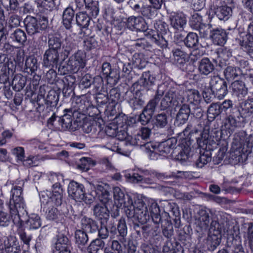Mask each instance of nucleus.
I'll return each mask as SVG.
<instances>
[{
  "instance_id": "1",
  "label": "nucleus",
  "mask_w": 253,
  "mask_h": 253,
  "mask_svg": "<svg viewBox=\"0 0 253 253\" xmlns=\"http://www.w3.org/2000/svg\"><path fill=\"white\" fill-rule=\"evenodd\" d=\"M148 206L149 211L144 201L137 198L133 203V208L131 210L127 209L126 211V214L133 221H137L142 224L146 223L149 219L150 216L153 222L160 223L161 217L160 214V210L157 203L151 199L148 201Z\"/></svg>"
},
{
  "instance_id": "2",
  "label": "nucleus",
  "mask_w": 253,
  "mask_h": 253,
  "mask_svg": "<svg viewBox=\"0 0 253 253\" xmlns=\"http://www.w3.org/2000/svg\"><path fill=\"white\" fill-rule=\"evenodd\" d=\"M126 26L131 30L145 32V35L150 40V41L159 47L161 48L167 47V41L157 32L148 29L147 24L142 17L134 16L129 17L126 21Z\"/></svg>"
},
{
  "instance_id": "3",
  "label": "nucleus",
  "mask_w": 253,
  "mask_h": 253,
  "mask_svg": "<svg viewBox=\"0 0 253 253\" xmlns=\"http://www.w3.org/2000/svg\"><path fill=\"white\" fill-rule=\"evenodd\" d=\"M201 138H197V141L201 148L200 156L197 159L196 165L197 167L202 168L211 160V145L214 143L213 140L209 139V135L207 133L201 134Z\"/></svg>"
},
{
  "instance_id": "4",
  "label": "nucleus",
  "mask_w": 253,
  "mask_h": 253,
  "mask_svg": "<svg viewBox=\"0 0 253 253\" xmlns=\"http://www.w3.org/2000/svg\"><path fill=\"white\" fill-rule=\"evenodd\" d=\"M11 197L8 203L9 212L12 217H14L13 220L19 219V211L24 210L25 204L23 198L21 196L22 190L20 186H14L11 190Z\"/></svg>"
},
{
  "instance_id": "5",
  "label": "nucleus",
  "mask_w": 253,
  "mask_h": 253,
  "mask_svg": "<svg viewBox=\"0 0 253 253\" xmlns=\"http://www.w3.org/2000/svg\"><path fill=\"white\" fill-rule=\"evenodd\" d=\"M210 88L215 96L219 99H222L228 92L226 82L218 76L211 77Z\"/></svg>"
},
{
  "instance_id": "6",
  "label": "nucleus",
  "mask_w": 253,
  "mask_h": 253,
  "mask_svg": "<svg viewBox=\"0 0 253 253\" xmlns=\"http://www.w3.org/2000/svg\"><path fill=\"white\" fill-rule=\"evenodd\" d=\"M85 55L81 50H78L71 56L67 63V71L71 73H77L85 66Z\"/></svg>"
},
{
  "instance_id": "7",
  "label": "nucleus",
  "mask_w": 253,
  "mask_h": 253,
  "mask_svg": "<svg viewBox=\"0 0 253 253\" xmlns=\"http://www.w3.org/2000/svg\"><path fill=\"white\" fill-rule=\"evenodd\" d=\"M243 117L240 111L233 110L231 113L227 115L224 121V126L229 133L233 132L236 128L241 126Z\"/></svg>"
},
{
  "instance_id": "8",
  "label": "nucleus",
  "mask_w": 253,
  "mask_h": 253,
  "mask_svg": "<svg viewBox=\"0 0 253 253\" xmlns=\"http://www.w3.org/2000/svg\"><path fill=\"white\" fill-rule=\"evenodd\" d=\"M68 192L69 196L76 201L84 199L85 189L84 185L76 181H72L68 185Z\"/></svg>"
},
{
  "instance_id": "9",
  "label": "nucleus",
  "mask_w": 253,
  "mask_h": 253,
  "mask_svg": "<svg viewBox=\"0 0 253 253\" xmlns=\"http://www.w3.org/2000/svg\"><path fill=\"white\" fill-rule=\"evenodd\" d=\"M59 51L46 49L42 58V65L48 68H53L57 67L59 63Z\"/></svg>"
},
{
  "instance_id": "10",
  "label": "nucleus",
  "mask_w": 253,
  "mask_h": 253,
  "mask_svg": "<svg viewBox=\"0 0 253 253\" xmlns=\"http://www.w3.org/2000/svg\"><path fill=\"white\" fill-rule=\"evenodd\" d=\"M176 140L174 138H169L159 143L158 146L153 147V152L160 155L165 156L169 153L175 147Z\"/></svg>"
},
{
  "instance_id": "11",
  "label": "nucleus",
  "mask_w": 253,
  "mask_h": 253,
  "mask_svg": "<svg viewBox=\"0 0 253 253\" xmlns=\"http://www.w3.org/2000/svg\"><path fill=\"white\" fill-rule=\"evenodd\" d=\"M77 7L81 9L85 6L86 10L93 17L98 14L99 9L98 2L93 0H75Z\"/></svg>"
},
{
  "instance_id": "12",
  "label": "nucleus",
  "mask_w": 253,
  "mask_h": 253,
  "mask_svg": "<svg viewBox=\"0 0 253 253\" xmlns=\"http://www.w3.org/2000/svg\"><path fill=\"white\" fill-rule=\"evenodd\" d=\"M76 111V109H66L64 110L66 113L62 117H58V122L63 130H74L72 126L73 116Z\"/></svg>"
},
{
  "instance_id": "13",
  "label": "nucleus",
  "mask_w": 253,
  "mask_h": 253,
  "mask_svg": "<svg viewBox=\"0 0 253 253\" xmlns=\"http://www.w3.org/2000/svg\"><path fill=\"white\" fill-rule=\"evenodd\" d=\"M234 33H238L240 37H237L238 43L243 49L248 53L253 52V37L248 36L244 32H240L238 29H234Z\"/></svg>"
},
{
  "instance_id": "14",
  "label": "nucleus",
  "mask_w": 253,
  "mask_h": 253,
  "mask_svg": "<svg viewBox=\"0 0 253 253\" xmlns=\"http://www.w3.org/2000/svg\"><path fill=\"white\" fill-rule=\"evenodd\" d=\"M165 85H160L158 87L156 94L154 98L150 100L147 105L144 108L143 111L152 116L154 113L157 105L160 98L164 94Z\"/></svg>"
},
{
  "instance_id": "15",
  "label": "nucleus",
  "mask_w": 253,
  "mask_h": 253,
  "mask_svg": "<svg viewBox=\"0 0 253 253\" xmlns=\"http://www.w3.org/2000/svg\"><path fill=\"white\" fill-rule=\"evenodd\" d=\"M93 210L94 216L100 221L101 224H104L109 221V211L107 205L97 204L94 207Z\"/></svg>"
},
{
  "instance_id": "16",
  "label": "nucleus",
  "mask_w": 253,
  "mask_h": 253,
  "mask_svg": "<svg viewBox=\"0 0 253 253\" xmlns=\"http://www.w3.org/2000/svg\"><path fill=\"white\" fill-rule=\"evenodd\" d=\"M210 37L213 42L216 45H224L227 39V34L221 28H216L210 30Z\"/></svg>"
},
{
  "instance_id": "17",
  "label": "nucleus",
  "mask_w": 253,
  "mask_h": 253,
  "mask_svg": "<svg viewBox=\"0 0 253 253\" xmlns=\"http://www.w3.org/2000/svg\"><path fill=\"white\" fill-rule=\"evenodd\" d=\"M116 140L115 139L112 138L105 147L112 151L117 152L121 155L128 156L130 154V150L125 147V143L121 142L120 143H116Z\"/></svg>"
},
{
  "instance_id": "18",
  "label": "nucleus",
  "mask_w": 253,
  "mask_h": 253,
  "mask_svg": "<svg viewBox=\"0 0 253 253\" xmlns=\"http://www.w3.org/2000/svg\"><path fill=\"white\" fill-rule=\"evenodd\" d=\"M24 22L26 31L29 35H33L40 32V29L36 18L27 16Z\"/></svg>"
},
{
  "instance_id": "19",
  "label": "nucleus",
  "mask_w": 253,
  "mask_h": 253,
  "mask_svg": "<svg viewBox=\"0 0 253 253\" xmlns=\"http://www.w3.org/2000/svg\"><path fill=\"white\" fill-rule=\"evenodd\" d=\"M232 92L234 95L242 99L248 93V88L244 82L241 81H235L231 85Z\"/></svg>"
},
{
  "instance_id": "20",
  "label": "nucleus",
  "mask_w": 253,
  "mask_h": 253,
  "mask_svg": "<svg viewBox=\"0 0 253 253\" xmlns=\"http://www.w3.org/2000/svg\"><path fill=\"white\" fill-rule=\"evenodd\" d=\"M156 78L151 75L149 71L144 72L138 81V84L144 87L147 90L151 89V87L154 85Z\"/></svg>"
},
{
  "instance_id": "21",
  "label": "nucleus",
  "mask_w": 253,
  "mask_h": 253,
  "mask_svg": "<svg viewBox=\"0 0 253 253\" xmlns=\"http://www.w3.org/2000/svg\"><path fill=\"white\" fill-rule=\"evenodd\" d=\"M4 247L6 253H18L21 249L19 242L13 236H9L4 241Z\"/></svg>"
},
{
  "instance_id": "22",
  "label": "nucleus",
  "mask_w": 253,
  "mask_h": 253,
  "mask_svg": "<svg viewBox=\"0 0 253 253\" xmlns=\"http://www.w3.org/2000/svg\"><path fill=\"white\" fill-rule=\"evenodd\" d=\"M61 47L62 51L60 54L61 56L63 57V60H64L68 57L71 52L75 48L76 45L71 38L66 37L62 41Z\"/></svg>"
},
{
  "instance_id": "23",
  "label": "nucleus",
  "mask_w": 253,
  "mask_h": 253,
  "mask_svg": "<svg viewBox=\"0 0 253 253\" xmlns=\"http://www.w3.org/2000/svg\"><path fill=\"white\" fill-rule=\"evenodd\" d=\"M190 109L188 105L183 104L176 116L175 122L178 125H182L185 124L188 120L190 114Z\"/></svg>"
},
{
  "instance_id": "24",
  "label": "nucleus",
  "mask_w": 253,
  "mask_h": 253,
  "mask_svg": "<svg viewBox=\"0 0 253 253\" xmlns=\"http://www.w3.org/2000/svg\"><path fill=\"white\" fill-rule=\"evenodd\" d=\"M210 223L209 213L205 210H200L198 212V217H197L196 224L202 230H207Z\"/></svg>"
},
{
  "instance_id": "25",
  "label": "nucleus",
  "mask_w": 253,
  "mask_h": 253,
  "mask_svg": "<svg viewBox=\"0 0 253 253\" xmlns=\"http://www.w3.org/2000/svg\"><path fill=\"white\" fill-rule=\"evenodd\" d=\"M163 205L165 212L167 213L169 217H171V215H172L175 217L173 220L176 222L179 221L180 213L178 208L174 203H171L168 201H165L163 203Z\"/></svg>"
},
{
  "instance_id": "26",
  "label": "nucleus",
  "mask_w": 253,
  "mask_h": 253,
  "mask_svg": "<svg viewBox=\"0 0 253 253\" xmlns=\"http://www.w3.org/2000/svg\"><path fill=\"white\" fill-rule=\"evenodd\" d=\"M170 25L177 30H182L186 25V20L181 13H174L170 17Z\"/></svg>"
},
{
  "instance_id": "27",
  "label": "nucleus",
  "mask_w": 253,
  "mask_h": 253,
  "mask_svg": "<svg viewBox=\"0 0 253 253\" xmlns=\"http://www.w3.org/2000/svg\"><path fill=\"white\" fill-rule=\"evenodd\" d=\"M198 70L201 75L208 76L214 70V66L209 58H204L199 62Z\"/></svg>"
},
{
  "instance_id": "28",
  "label": "nucleus",
  "mask_w": 253,
  "mask_h": 253,
  "mask_svg": "<svg viewBox=\"0 0 253 253\" xmlns=\"http://www.w3.org/2000/svg\"><path fill=\"white\" fill-rule=\"evenodd\" d=\"M140 173H133L132 174L127 173L126 174L125 176L133 183L149 182V181H150V179L146 177V176L149 175V172L148 171H140Z\"/></svg>"
},
{
  "instance_id": "29",
  "label": "nucleus",
  "mask_w": 253,
  "mask_h": 253,
  "mask_svg": "<svg viewBox=\"0 0 253 253\" xmlns=\"http://www.w3.org/2000/svg\"><path fill=\"white\" fill-rule=\"evenodd\" d=\"M74 15L75 11L70 6L67 7L64 10L62 15V23L66 29L69 30L72 28Z\"/></svg>"
},
{
  "instance_id": "30",
  "label": "nucleus",
  "mask_w": 253,
  "mask_h": 253,
  "mask_svg": "<svg viewBox=\"0 0 253 253\" xmlns=\"http://www.w3.org/2000/svg\"><path fill=\"white\" fill-rule=\"evenodd\" d=\"M166 94L169 97L170 101L173 106H177L183 103L184 99L179 94L176 88L171 87L166 92Z\"/></svg>"
},
{
  "instance_id": "31",
  "label": "nucleus",
  "mask_w": 253,
  "mask_h": 253,
  "mask_svg": "<svg viewBox=\"0 0 253 253\" xmlns=\"http://www.w3.org/2000/svg\"><path fill=\"white\" fill-rule=\"evenodd\" d=\"M81 223L82 230L89 233H94L98 230V226L96 222L90 218L83 217Z\"/></svg>"
},
{
  "instance_id": "32",
  "label": "nucleus",
  "mask_w": 253,
  "mask_h": 253,
  "mask_svg": "<svg viewBox=\"0 0 253 253\" xmlns=\"http://www.w3.org/2000/svg\"><path fill=\"white\" fill-rule=\"evenodd\" d=\"M96 191L97 194L99 195V199L102 203L101 204L108 206L110 203H112L111 195L106 187L98 185L96 187Z\"/></svg>"
},
{
  "instance_id": "33",
  "label": "nucleus",
  "mask_w": 253,
  "mask_h": 253,
  "mask_svg": "<svg viewBox=\"0 0 253 253\" xmlns=\"http://www.w3.org/2000/svg\"><path fill=\"white\" fill-rule=\"evenodd\" d=\"M92 17L88 12L86 11L85 12H80L76 14V19L77 25L82 28H87L90 23V17ZM96 16L95 17L96 18ZM93 18H94L93 17Z\"/></svg>"
},
{
  "instance_id": "34",
  "label": "nucleus",
  "mask_w": 253,
  "mask_h": 253,
  "mask_svg": "<svg viewBox=\"0 0 253 253\" xmlns=\"http://www.w3.org/2000/svg\"><path fill=\"white\" fill-rule=\"evenodd\" d=\"M164 253H183V249L177 242L167 241L163 247Z\"/></svg>"
},
{
  "instance_id": "35",
  "label": "nucleus",
  "mask_w": 253,
  "mask_h": 253,
  "mask_svg": "<svg viewBox=\"0 0 253 253\" xmlns=\"http://www.w3.org/2000/svg\"><path fill=\"white\" fill-rule=\"evenodd\" d=\"M118 207L125 208V211L127 209L131 210L133 208V201L131 197L128 194H126L123 199L117 203V206L115 207L116 212L113 215L114 217L119 215Z\"/></svg>"
},
{
  "instance_id": "36",
  "label": "nucleus",
  "mask_w": 253,
  "mask_h": 253,
  "mask_svg": "<svg viewBox=\"0 0 253 253\" xmlns=\"http://www.w3.org/2000/svg\"><path fill=\"white\" fill-rule=\"evenodd\" d=\"M118 207L125 208V211L127 209L131 210L133 208V201L131 197L128 194H126L123 199L117 203V206L115 207L116 212L113 215L114 217L119 215Z\"/></svg>"
},
{
  "instance_id": "37",
  "label": "nucleus",
  "mask_w": 253,
  "mask_h": 253,
  "mask_svg": "<svg viewBox=\"0 0 253 253\" xmlns=\"http://www.w3.org/2000/svg\"><path fill=\"white\" fill-rule=\"evenodd\" d=\"M115 221L114 219L109 221L108 222H105L104 224H101V227L99 229H98V235L102 239H106L109 235L108 229L110 228L111 231L116 230V227L114 225Z\"/></svg>"
},
{
  "instance_id": "38",
  "label": "nucleus",
  "mask_w": 253,
  "mask_h": 253,
  "mask_svg": "<svg viewBox=\"0 0 253 253\" xmlns=\"http://www.w3.org/2000/svg\"><path fill=\"white\" fill-rule=\"evenodd\" d=\"M18 229L17 230V234L19 235L21 240L23 243L28 247L30 246V243L32 239V235L26 232L22 226V222L21 220L17 223Z\"/></svg>"
},
{
  "instance_id": "39",
  "label": "nucleus",
  "mask_w": 253,
  "mask_h": 253,
  "mask_svg": "<svg viewBox=\"0 0 253 253\" xmlns=\"http://www.w3.org/2000/svg\"><path fill=\"white\" fill-rule=\"evenodd\" d=\"M62 42L59 35L50 36L48 38V49L58 51L61 49Z\"/></svg>"
},
{
  "instance_id": "40",
  "label": "nucleus",
  "mask_w": 253,
  "mask_h": 253,
  "mask_svg": "<svg viewBox=\"0 0 253 253\" xmlns=\"http://www.w3.org/2000/svg\"><path fill=\"white\" fill-rule=\"evenodd\" d=\"M221 235L216 232V234L209 233L207 238L208 244L209 246V249L213 251L220 244L221 242Z\"/></svg>"
},
{
  "instance_id": "41",
  "label": "nucleus",
  "mask_w": 253,
  "mask_h": 253,
  "mask_svg": "<svg viewBox=\"0 0 253 253\" xmlns=\"http://www.w3.org/2000/svg\"><path fill=\"white\" fill-rule=\"evenodd\" d=\"M25 84V79L21 74H17L14 77L11 85L13 90L19 91L24 88Z\"/></svg>"
},
{
  "instance_id": "42",
  "label": "nucleus",
  "mask_w": 253,
  "mask_h": 253,
  "mask_svg": "<svg viewBox=\"0 0 253 253\" xmlns=\"http://www.w3.org/2000/svg\"><path fill=\"white\" fill-rule=\"evenodd\" d=\"M145 100L142 98L141 93L139 91H136L133 97L130 99L129 103L134 109L141 108L144 104Z\"/></svg>"
},
{
  "instance_id": "43",
  "label": "nucleus",
  "mask_w": 253,
  "mask_h": 253,
  "mask_svg": "<svg viewBox=\"0 0 253 253\" xmlns=\"http://www.w3.org/2000/svg\"><path fill=\"white\" fill-rule=\"evenodd\" d=\"M55 0H36L35 3L40 10L51 11L56 8Z\"/></svg>"
},
{
  "instance_id": "44",
  "label": "nucleus",
  "mask_w": 253,
  "mask_h": 253,
  "mask_svg": "<svg viewBox=\"0 0 253 253\" xmlns=\"http://www.w3.org/2000/svg\"><path fill=\"white\" fill-rule=\"evenodd\" d=\"M14 217H12L11 214L10 212V214L4 211H0V227H6L8 226L10 223H11V220H12L14 224L19 223L20 221V218L19 217V219H17L14 221L13 220Z\"/></svg>"
},
{
  "instance_id": "45",
  "label": "nucleus",
  "mask_w": 253,
  "mask_h": 253,
  "mask_svg": "<svg viewBox=\"0 0 253 253\" xmlns=\"http://www.w3.org/2000/svg\"><path fill=\"white\" fill-rule=\"evenodd\" d=\"M59 100V95L55 90H50L45 100L47 107L55 108Z\"/></svg>"
},
{
  "instance_id": "46",
  "label": "nucleus",
  "mask_w": 253,
  "mask_h": 253,
  "mask_svg": "<svg viewBox=\"0 0 253 253\" xmlns=\"http://www.w3.org/2000/svg\"><path fill=\"white\" fill-rule=\"evenodd\" d=\"M184 42L188 47H196L199 44L198 36L196 33L190 32L184 39Z\"/></svg>"
},
{
  "instance_id": "47",
  "label": "nucleus",
  "mask_w": 253,
  "mask_h": 253,
  "mask_svg": "<svg viewBox=\"0 0 253 253\" xmlns=\"http://www.w3.org/2000/svg\"><path fill=\"white\" fill-rule=\"evenodd\" d=\"M168 115L165 113H161L156 115L154 118V124L159 128L165 127L168 123Z\"/></svg>"
},
{
  "instance_id": "48",
  "label": "nucleus",
  "mask_w": 253,
  "mask_h": 253,
  "mask_svg": "<svg viewBox=\"0 0 253 253\" xmlns=\"http://www.w3.org/2000/svg\"><path fill=\"white\" fill-rule=\"evenodd\" d=\"M220 103H212L209 107L208 110V117L209 119L213 120L222 112L220 107Z\"/></svg>"
},
{
  "instance_id": "49",
  "label": "nucleus",
  "mask_w": 253,
  "mask_h": 253,
  "mask_svg": "<svg viewBox=\"0 0 253 253\" xmlns=\"http://www.w3.org/2000/svg\"><path fill=\"white\" fill-rule=\"evenodd\" d=\"M54 248L55 250H61L62 249L72 248V247L68 238L63 235H61L58 236L55 244Z\"/></svg>"
},
{
  "instance_id": "50",
  "label": "nucleus",
  "mask_w": 253,
  "mask_h": 253,
  "mask_svg": "<svg viewBox=\"0 0 253 253\" xmlns=\"http://www.w3.org/2000/svg\"><path fill=\"white\" fill-rule=\"evenodd\" d=\"M26 224L30 229H38L42 225L40 216L35 213H32L29 216Z\"/></svg>"
},
{
  "instance_id": "51",
  "label": "nucleus",
  "mask_w": 253,
  "mask_h": 253,
  "mask_svg": "<svg viewBox=\"0 0 253 253\" xmlns=\"http://www.w3.org/2000/svg\"><path fill=\"white\" fill-rule=\"evenodd\" d=\"M10 38L14 41L23 44L27 40L25 33L20 29H16L11 35Z\"/></svg>"
},
{
  "instance_id": "52",
  "label": "nucleus",
  "mask_w": 253,
  "mask_h": 253,
  "mask_svg": "<svg viewBox=\"0 0 253 253\" xmlns=\"http://www.w3.org/2000/svg\"><path fill=\"white\" fill-rule=\"evenodd\" d=\"M151 133V130L148 127H142L139 132L137 134L141 138L140 141L145 143L144 146L146 148H149L150 145H152L149 143L148 140Z\"/></svg>"
},
{
  "instance_id": "53",
  "label": "nucleus",
  "mask_w": 253,
  "mask_h": 253,
  "mask_svg": "<svg viewBox=\"0 0 253 253\" xmlns=\"http://www.w3.org/2000/svg\"><path fill=\"white\" fill-rule=\"evenodd\" d=\"M104 245V241L101 239H96L93 240L87 247V252L88 253H97L99 250L103 249Z\"/></svg>"
},
{
  "instance_id": "54",
  "label": "nucleus",
  "mask_w": 253,
  "mask_h": 253,
  "mask_svg": "<svg viewBox=\"0 0 253 253\" xmlns=\"http://www.w3.org/2000/svg\"><path fill=\"white\" fill-rule=\"evenodd\" d=\"M240 74V70H238L236 67L229 66L224 71L225 78L229 81L234 79Z\"/></svg>"
},
{
  "instance_id": "55",
  "label": "nucleus",
  "mask_w": 253,
  "mask_h": 253,
  "mask_svg": "<svg viewBox=\"0 0 253 253\" xmlns=\"http://www.w3.org/2000/svg\"><path fill=\"white\" fill-rule=\"evenodd\" d=\"M38 67L37 58L34 56H30L27 57L25 61V69L27 72L33 73L36 71Z\"/></svg>"
},
{
  "instance_id": "56",
  "label": "nucleus",
  "mask_w": 253,
  "mask_h": 253,
  "mask_svg": "<svg viewBox=\"0 0 253 253\" xmlns=\"http://www.w3.org/2000/svg\"><path fill=\"white\" fill-rule=\"evenodd\" d=\"M104 253H123V248L121 244L117 240H113L110 246L106 247Z\"/></svg>"
},
{
  "instance_id": "57",
  "label": "nucleus",
  "mask_w": 253,
  "mask_h": 253,
  "mask_svg": "<svg viewBox=\"0 0 253 253\" xmlns=\"http://www.w3.org/2000/svg\"><path fill=\"white\" fill-rule=\"evenodd\" d=\"M87 232L82 230H77L75 232L76 243L78 245H84L88 240Z\"/></svg>"
},
{
  "instance_id": "58",
  "label": "nucleus",
  "mask_w": 253,
  "mask_h": 253,
  "mask_svg": "<svg viewBox=\"0 0 253 253\" xmlns=\"http://www.w3.org/2000/svg\"><path fill=\"white\" fill-rule=\"evenodd\" d=\"M242 113L245 117H250L253 115V98L244 103L242 106Z\"/></svg>"
},
{
  "instance_id": "59",
  "label": "nucleus",
  "mask_w": 253,
  "mask_h": 253,
  "mask_svg": "<svg viewBox=\"0 0 253 253\" xmlns=\"http://www.w3.org/2000/svg\"><path fill=\"white\" fill-rule=\"evenodd\" d=\"M187 97L188 101L190 103L193 104L198 103L201 99L199 92L195 89L188 90L187 93Z\"/></svg>"
},
{
  "instance_id": "60",
  "label": "nucleus",
  "mask_w": 253,
  "mask_h": 253,
  "mask_svg": "<svg viewBox=\"0 0 253 253\" xmlns=\"http://www.w3.org/2000/svg\"><path fill=\"white\" fill-rule=\"evenodd\" d=\"M141 138L137 134L135 135L134 136L128 135L126 138V142H123L125 143V146H139L140 147L144 146L145 143L142 142L140 140Z\"/></svg>"
},
{
  "instance_id": "61",
  "label": "nucleus",
  "mask_w": 253,
  "mask_h": 253,
  "mask_svg": "<svg viewBox=\"0 0 253 253\" xmlns=\"http://www.w3.org/2000/svg\"><path fill=\"white\" fill-rule=\"evenodd\" d=\"M59 212L57 208L51 206L48 208L45 212V216L47 219L54 220L59 218Z\"/></svg>"
},
{
  "instance_id": "62",
  "label": "nucleus",
  "mask_w": 253,
  "mask_h": 253,
  "mask_svg": "<svg viewBox=\"0 0 253 253\" xmlns=\"http://www.w3.org/2000/svg\"><path fill=\"white\" fill-rule=\"evenodd\" d=\"M162 232L164 236L168 239L170 238L173 235V225L169 220L166 221L162 225Z\"/></svg>"
},
{
  "instance_id": "63",
  "label": "nucleus",
  "mask_w": 253,
  "mask_h": 253,
  "mask_svg": "<svg viewBox=\"0 0 253 253\" xmlns=\"http://www.w3.org/2000/svg\"><path fill=\"white\" fill-rule=\"evenodd\" d=\"M62 203V196L59 191H54L52 196L50 197L49 200L47 202L48 204H54L56 206L61 205Z\"/></svg>"
},
{
  "instance_id": "64",
  "label": "nucleus",
  "mask_w": 253,
  "mask_h": 253,
  "mask_svg": "<svg viewBox=\"0 0 253 253\" xmlns=\"http://www.w3.org/2000/svg\"><path fill=\"white\" fill-rule=\"evenodd\" d=\"M245 143V137L243 133H238L235 136L233 144L236 146V149H240L244 147Z\"/></svg>"
}]
</instances>
